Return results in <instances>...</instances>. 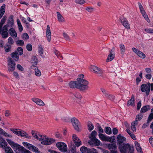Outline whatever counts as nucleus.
Segmentation results:
<instances>
[{"mask_svg": "<svg viewBox=\"0 0 153 153\" xmlns=\"http://www.w3.org/2000/svg\"><path fill=\"white\" fill-rule=\"evenodd\" d=\"M9 33L10 35L13 38H16L17 37V33L13 28L9 29Z\"/></svg>", "mask_w": 153, "mask_h": 153, "instance_id": "21", "label": "nucleus"}, {"mask_svg": "<svg viewBox=\"0 0 153 153\" xmlns=\"http://www.w3.org/2000/svg\"><path fill=\"white\" fill-rule=\"evenodd\" d=\"M57 20L59 22H65V19L61 13L59 12H56Z\"/></svg>", "mask_w": 153, "mask_h": 153, "instance_id": "25", "label": "nucleus"}, {"mask_svg": "<svg viewBox=\"0 0 153 153\" xmlns=\"http://www.w3.org/2000/svg\"><path fill=\"white\" fill-rule=\"evenodd\" d=\"M5 151L7 153H14L11 148L9 146L5 148Z\"/></svg>", "mask_w": 153, "mask_h": 153, "instance_id": "54", "label": "nucleus"}, {"mask_svg": "<svg viewBox=\"0 0 153 153\" xmlns=\"http://www.w3.org/2000/svg\"><path fill=\"white\" fill-rule=\"evenodd\" d=\"M7 18V17L6 16H4L2 19L1 21V22H0V34L2 36V33H3L2 31V27L5 22L6 19Z\"/></svg>", "mask_w": 153, "mask_h": 153, "instance_id": "20", "label": "nucleus"}, {"mask_svg": "<svg viewBox=\"0 0 153 153\" xmlns=\"http://www.w3.org/2000/svg\"><path fill=\"white\" fill-rule=\"evenodd\" d=\"M7 18V17L6 16H4L2 19L1 21V22H0V34L2 36V33H3L2 31V27L5 22L6 19Z\"/></svg>", "mask_w": 153, "mask_h": 153, "instance_id": "19", "label": "nucleus"}, {"mask_svg": "<svg viewBox=\"0 0 153 153\" xmlns=\"http://www.w3.org/2000/svg\"><path fill=\"white\" fill-rule=\"evenodd\" d=\"M138 123L136 121L132 122L131 125V130L134 132H135L136 130V128L135 126L137 125Z\"/></svg>", "mask_w": 153, "mask_h": 153, "instance_id": "32", "label": "nucleus"}, {"mask_svg": "<svg viewBox=\"0 0 153 153\" xmlns=\"http://www.w3.org/2000/svg\"><path fill=\"white\" fill-rule=\"evenodd\" d=\"M13 17L12 16H10L7 20V24L4 25L2 28L3 33L2 34V37L4 39H5L8 36L9 34L7 32L8 29L13 28Z\"/></svg>", "mask_w": 153, "mask_h": 153, "instance_id": "2", "label": "nucleus"}, {"mask_svg": "<svg viewBox=\"0 0 153 153\" xmlns=\"http://www.w3.org/2000/svg\"><path fill=\"white\" fill-rule=\"evenodd\" d=\"M7 18V17L6 16H4L2 19L1 21V22H0V34L2 36V33H3L2 31V27L5 22L6 19Z\"/></svg>", "mask_w": 153, "mask_h": 153, "instance_id": "18", "label": "nucleus"}, {"mask_svg": "<svg viewBox=\"0 0 153 153\" xmlns=\"http://www.w3.org/2000/svg\"><path fill=\"white\" fill-rule=\"evenodd\" d=\"M142 116L141 114H139L136 116L135 121H136L138 122V121H140L142 118Z\"/></svg>", "mask_w": 153, "mask_h": 153, "instance_id": "59", "label": "nucleus"}, {"mask_svg": "<svg viewBox=\"0 0 153 153\" xmlns=\"http://www.w3.org/2000/svg\"><path fill=\"white\" fill-rule=\"evenodd\" d=\"M56 147L61 152H65L67 151V145L65 143L59 142L57 143L56 144Z\"/></svg>", "mask_w": 153, "mask_h": 153, "instance_id": "11", "label": "nucleus"}, {"mask_svg": "<svg viewBox=\"0 0 153 153\" xmlns=\"http://www.w3.org/2000/svg\"><path fill=\"white\" fill-rule=\"evenodd\" d=\"M26 48L29 51H31L32 49V46L30 44H28L26 46Z\"/></svg>", "mask_w": 153, "mask_h": 153, "instance_id": "64", "label": "nucleus"}, {"mask_svg": "<svg viewBox=\"0 0 153 153\" xmlns=\"http://www.w3.org/2000/svg\"><path fill=\"white\" fill-rule=\"evenodd\" d=\"M138 4L139 8L141 13L143 14V13H144L145 12V11L144 9L143 8L142 5L139 2H138Z\"/></svg>", "mask_w": 153, "mask_h": 153, "instance_id": "51", "label": "nucleus"}, {"mask_svg": "<svg viewBox=\"0 0 153 153\" xmlns=\"http://www.w3.org/2000/svg\"><path fill=\"white\" fill-rule=\"evenodd\" d=\"M16 43L17 45L22 46L24 45V42L22 40H18L16 41Z\"/></svg>", "mask_w": 153, "mask_h": 153, "instance_id": "48", "label": "nucleus"}, {"mask_svg": "<svg viewBox=\"0 0 153 153\" xmlns=\"http://www.w3.org/2000/svg\"><path fill=\"white\" fill-rule=\"evenodd\" d=\"M69 150L71 153H76V146L73 144H71L70 146Z\"/></svg>", "mask_w": 153, "mask_h": 153, "instance_id": "33", "label": "nucleus"}, {"mask_svg": "<svg viewBox=\"0 0 153 153\" xmlns=\"http://www.w3.org/2000/svg\"><path fill=\"white\" fill-rule=\"evenodd\" d=\"M84 75L82 74L79 75L77 81H72L69 83V87L72 88H76L82 91L87 90L89 88L88 82L84 79Z\"/></svg>", "mask_w": 153, "mask_h": 153, "instance_id": "1", "label": "nucleus"}, {"mask_svg": "<svg viewBox=\"0 0 153 153\" xmlns=\"http://www.w3.org/2000/svg\"><path fill=\"white\" fill-rule=\"evenodd\" d=\"M142 14L148 22L149 23L150 22V20L149 19L148 16L147 15L146 12L143 14Z\"/></svg>", "mask_w": 153, "mask_h": 153, "instance_id": "58", "label": "nucleus"}, {"mask_svg": "<svg viewBox=\"0 0 153 153\" xmlns=\"http://www.w3.org/2000/svg\"><path fill=\"white\" fill-rule=\"evenodd\" d=\"M12 58L15 61H17L19 59V54L17 52H14L11 54Z\"/></svg>", "mask_w": 153, "mask_h": 153, "instance_id": "26", "label": "nucleus"}, {"mask_svg": "<svg viewBox=\"0 0 153 153\" xmlns=\"http://www.w3.org/2000/svg\"><path fill=\"white\" fill-rule=\"evenodd\" d=\"M135 145L136 149L138 153H142V151L139 144L137 141L135 142Z\"/></svg>", "mask_w": 153, "mask_h": 153, "instance_id": "28", "label": "nucleus"}, {"mask_svg": "<svg viewBox=\"0 0 153 153\" xmlns=\"http://www.w3.org/2000/svg\"><path fill=\"white\" fill-rule=\"evenodd\" d=\"M101 90L103 94V95L105 97L108 93V91L105 89L103 88H101Z\"/></svg>", "mask_w": 153, "mask_h": 153, "instance_id": "61", "label": "nucleus"}, {"mask_svg": "<svg viewBox=\"0 0 153 153\" xmlns=\"http://www.w3.org/2000/svg\"><path fill=\"white\" fill-rule=\"evenodd\" d=\"M97 134V132L95 130L92 131L91 134L89 136V138L91 140L96 138V136Z\"/></svg>", "mask_w": 153, "mask_h": 153, "instance_id": "37", "label": "nucleus"}, {"mask_svg": "<svg viewBox=\"0 0 153 153\" xmlns=\"http://www.w3.org/2000/svg\"><path fill=\"white\" fill-rule=\"evenodd\" d=\"M72 125L74 128L77 131H79L80 130V123L78 120L76 118H72L71 120Z\"/></svg>", "mask_w": 153, "mask_h": 153, "instance_id": "10", "label": "nucleus"}, {"mask_svg": "<svg viewBox=\"0 0 153 153\" xmlns=\"http://www.w3.org/2000/svg\"><path fill=\"white\" fill-rule=\"evenodd\" d=\"M10 130L13 133L19 136L25 137L29 139L31 138V137L29 136L27 133L23 130L19 129L12 128H10Z\"/></svg>", "mask_w": 153, "mask_h": 153, "instance_id": "4", "label": "nucleus"}, {"mask_svg": "<svg viewBox=\"0 0 153 153\" xmlns=\"http://www.w3.org/2000/svg\"><path fill=\"white\" fill-rule=\"evenodd\" d=\"M17 23L18 26V28L19 31L20 32H22L23 30V27L20 22V21L18 19H17Z\"/></svg>", "mask_w": 153, "mask_h": 153, "instance_id": "44", "label": "nucleus"}, {"mask_svg": "<svg viewBox=\"0 0 153 153\" xmlns=\"http://www.w3.org/2000/svg\"><path fill=\"white\" fill-rule=\"evenodd\" d=\"M14 43V41L13 39L11 37H9L8 39L7 45H13Z\"/></svg>", "mask_w": 153, "mask_h": 153, "instance_id": "50", "label": "nucleus"}, {"mask_svg": "<svg viewBox=\"0 0 153 153\" xmlns=\"http://www.w3.org/2000/svg\"><path fill=\"white\" fill-rule=\"evenodd\" d=\"M134 95L131 96V98L127 102V105L129 106L130 105H134Z\"/></svg>", "mask_w": 153, "mask_h": 153, "instance_id": "22", "label": "nucleus"}, {"mask_svg": "<svg viewBox=\"0 0 153 153\" xmlns=\"http://www.w3.org/2000/svg\"><path fill=\"white\" fill-rule=\"evenodd\" d=\"M114 140L115 139L114 137V136L111 137L108 136L106 141L109 142L111 143H113L114 142Z\"/></svg>", "mask_w": 153, "mask_h": 153, "instance_id": "53", "label": "nucleus"}, {"mask_svg": "<svg viewBox=\"0 0 153 153\" xmlns=\"http://www.w3.org/2000/svg\"><path fill=\"white\" fill-rule=\"evenodd\" d=\"M63 36L65 40L71 42V38L69 35L66 33L64 32L63 33Z\"/></svg>", "mask_w": 153, "mask_h": 153, "instance_id": "40", "label": "nucleus"}, {"mask_svg": "<svg viewBox=\"0 0 153 153\" xmlns=\"http://www.w3.org/2000/svg\"><path fill=\"white\" fill-rule=\"evenodd\" d=\"M4 49L6 52H8L11 51V46L10 45L6 44L4 46Z\"/></svg>", "mask_w": 153, "mask_h": 153, "instance_id": "46", "label": "nucleus"}, {"mask_svg": "<svg viewBox=\"0 0 153 153\" xmlns=\"http://www.w3.org/2000/svg\"><path fill=\"white\" fill-rule=\"evenodd\" d=\"M22 38L24 40H27L29 39V36L27 33H24L21 36Z\"/></svg>", "mask_w": 153, "mask_h": 153, "instance_id": "47", "label": "nucleus"}, {"mask_svg": "<svg viewBox=\"0 0 153 153\" xmlns=\"http://www.w3.org/2000/svg\"><path fill=\"white\" fill-rule=\"evenodd\" d=\"M91 3L93 4L95 6H97L99 7L101 6L102 3L100 1H94Z\"/></svg>", "mask_w": 153, "mask_h": 153, "instance_id": "55", "label": "nucleus"}, {"mask_svg": "<svg viewBox=\"0 0 153 153\" xmlns=\"http://www.w3.org/2000/svg\"><path fill=\"white\" fill-rule=\"evenodd\" d=\"M0 141L1 142V143H0V146L5 149V148L7 147L6 146H7L6 142L4 140L1 138H0Z\"/></svg>", "mask_w": 153, "mask_h": 153, "instance_id": "36", "label": "nucleus"}, {"mask_svg": "<svg viewBox=\"0 0 153 153\" xmlns=\"http://www.w3.org/2000/svg\"><path fill=\"white\" fill-rule=\"evenodd\" d=\"M120 47L121 53L124 54L126 50V48L124 45L123 44H121L120 45Z\"/></svg>", "mask_w": 153, "mask_h": 153, "instance_id": "42", "label": "nucleus"}, {"mask_svg": "<svg viewBox=\"0 0 153 153\" xmlns=\"http://www.w3.org/2000/svg\"><path fill=\"white\" fill-rule=\"evenodd\" d=\"M119 149L121 153H134V148L128 144H123V146H119Z\"/></svg>", "mask_w": 153, "mask_h": 153, "instance_id": "3", "label": "nucleus"}, {"mask_svg": "<svg viewBox=\"0 0 153 153\" xmlns=\"http://www.w3.org/2000/svg\"><path fill=\"white\" fill-rule=\"evenodd\" d=\"M91 142H93L94 145L96 146H99L101 143L100 140L96 138L89 141L88 143L91 144H92Z\"/></svg>", "mask_w": 153, "mask_h": 153, "instance_id": "24", "label": "nucleus"}, {"mask_svg": "<svg viewBox=\"0 0 153 153\" xmlns=\"http://www.w3.org/2000/svg\"><path fill=\"white\" fill-rule=\"evenodd\" d=\"M22 144L25 147L34 152L37 153L39 152L38 149L31 144L26 142H23Z\"/></svg>", "mask_w": 153, "mask_h": 153, "instance_id": "8", "label": "nucleus"}, {"mask_svg": "<svg viewBox=\"0 0 153 153\" xmlns=\"http://www.w3.org/2000/svg\"><path fill=\"white\" fill-rule=\"evenodd\" d=\"M54 53L55 55L57 56L58 58H59L60 57L62 58V56L60 55V53L56 49L54 50Z\"/></svg>", "mask_w": 153, "mask_h": 153, "instance_id": "57", "label": "nucleus"}, {"mask_svg": "<svg viewBox=\"0 0 153 153\" xmlns=\"http://www.w3.org/2000/svg\"><path fill=\"white\" fill-rule=\"evenodd\" d=\"M5 5L4 4L2 5L0 8V19L3 16L5 10Z\"/></svg>", "mask_w": 153, "mask_h": 153, "instance_id": "27", "label": "nucleus"}, {"mask_svg": "<svg viewBox=\"0 0 153 153\" xmlns=\"http://www.w3.org/2000/svg\"><path fill=\"white\" fill-rule=\"evenodd\" d=\"M145 31L149 33H153V29L146 28L145 29Z\"/></svg>", "mask_w": 153, "mask_h": 153, "instance_id": "63", "label": "nucleus"}, {"mask_svg": "<svg viewBox=\"0 0 153 153\" xmlns=\"http://www.w3.org/2000/svg\"><path fill=\"white\" fill-rule=\"evenodd\" d=\"M98 135L100 138L101 140L104 141H106L108 136H106L102 133L99 134Z\"/></svg>", "mask_w": 153, "mask_h": 153, "instance_id": "34", "label": "nucleus"}, {"mask_svg": "<svg viewBox=\"0 0 153 153\" xmlns=\"http://www.w3.org/2000/svg\"><path fill=\"white\" fill-rule=\"evenodd\" d=\"M35 75L38 76H40L41 75V72L38 69H35Z\"/></svg>", "mask_w": 153, "mask_h": 153, "instance_id": "56", "label": "nucleus"}, {"mask_svg": "<svg viewBox=\"0 0 153 153\" xmlns=\"http://www.w3.org/2000/svg\"><path fill=\"white\" fill-rule=\"evenodd\" d=\"M105 97L112 101H114L115 99L114 96L110 94L109 93L105 96Z\"/></svg>", "mask_w": 153, "mask_h": 153, "instance_id": "43", "label": "nucleus"}, {"mask_svg": "<svg viewBox=\"0 0 153 153\" xmlns=\"http://www.w3.org/2000/svg\"><path fill=\"white\" fill-rule=\"evenodd\" d=\"M89 149L85 146H82L80 148V151L82 153H89Z\"/></svg>", "mask_w": 153, "mask_h": 153, "instance_id": "39", "label": "nucleus"}, {"mask_svg": "<svg viewBox=\"0 0 153 153\" xmlns=\"http://www.w3.org/2000/svg\"><path fill=\"white\" fill-rule=\"evenodd\" d=\"M55 141V140L53 139L48 138L47 137V142H45V143H43L44 144V145H50L53 143Z\"/></svg>", "mask_w": 153, "mask_h": 153, "instance_id": "31", "label": "nucleus"}, {"mask_svg": "<svg viewBox=\"0 0 153 153\" xmlns=\"http://www.w3.org/2000/svg\"><path fill=\"white\" fill-rule=\"evenodd\" d=\"M39 137L38 140L41 142V143L42 144L44 145L43 143H45V142H47V137L44 135H42L41 134Z\"/></svg>", "mask_w": 153, "mask_h": 153, "instance_id": "23", "label": "nucleus"}, {"mask_svg": "<svg viewBox=\"0 0 153 153\" xmlns=\"http://www.w3.org/2000/svg\"><path fill=\"white\" fill-rule=\"evenodd\" d=\"M31 61L33 65H37V59L36 57V56L32 57Z\"/></svg>", "mask_w": 153, "mask_h": 153, "instance_id": "38", "label": "nucleus"}, {"mask_svg": "<svg viewBox=\"0 0 153 153\" xmlns=\"http://www.w3.org/2000/svg\"><path fill=\"white\" fill-rule=\"evenodd\" d=\"M107 147L109 149H112L114 150H116L117 146L116 144H109L107 145Z\"/></svg>", "mask_w": 153, "mask_h": 153, "instance_id": "29", "label": "nucleus"}, {"mask_svg": "<svg viewBox=\"0 0 153 153\" xmlns=\"http://www.w3.org/2000/svg\"><path fill=\"white\" fill-rule=\"evenodd\" d=\"M85 10L88 12L91 13L94 11V8L93 7H87L85 8Z\"/></svg>", "mask_w": 153, "mask_h": 153, "instance_id": "62", "label": "nucleus"}, {"mask_svg": "<svg viewBox=\"0 0 153 153\" xmlns=\"http://www.w3.org/2000/svg\"><path fill=\"white\" fill-rule=\"evenodd\" d=\"M72 139L76 146L79 147L81 144V141L76 134L73 135Z\"/></svg>", "mask_w": 153, "mask_h": 153, "instance_id": "12", "label": "nucleus"}, {"mask_svg": "<svg viewBox=\"0 0 153 153\" xmlns=\"http://www.w3.org/2000/svg\"><path fill=\"white\" fill-rule=\"evenodd\" d=\"M117 139V142L119 145V146L122 145L123 143L126 140V138L122 136L120 134L118 135Z\"/></svg>", "mask_w": 153, "mask_h": 153, "instance_id": "14", "label": "nucleus"}, {"mask_svg": "<svg viewBox=\"0 0 153 153\" xmlns=\"http://www.w3.org/2000/svg\"><path fill=\"white\" fill-rule=\"evenodd\" d=\"M150 106L146 105L143 107L141 109V112L144 113L150 109Z\"/></svg>", "mask_w": 153, "mask_h": 153, "instance_id": "41", "label": "nucleus"}, {"mask_svg": "<svg viewBox=\"0 0 153 153\" xmlns=\"http://www.w3.org/2000/svg\"><path fill=\"white\" fill-rule=\"evenodd\" d=\"M137 55L142 59L145 58L146 56L145 54L142 51H140Z\"/></svg>", "mask_w": 153, "mask_h": 153, "instance_id": "49", "label": "nucleus"}, {"mask_svg": "<svg viewBox=\"0 0 153 153\" xmlns=\"http://www.w3.org/2000/svg\"><path fill=\"white\" fill-rule=\"evenodd\" d=\"M89 69L92 72L100 76H101L103 73V71L101 69L94 65H90Z\"/></svg>", "mask_w": 153, "mask_h": 153, "instance_id": "6", "label": "nucleus"}, {"mask_svg": "<svg viewBox=\"0 0 153 153\" xmlns=\"http://www.w3.org/2000/svg\"><path fill=\"white\" fill-rule=\"evenodd\" d=\"M72 96L73 98H76L79 100H81L82 98L81 95L78 93H74L73 94Z\"/></svg>", "mask_w": 153, "mask_h": 153, "instance_id": "35", "label": "nucleus"}, {"mask_svg": "<svg viewBox=\"0 0 153 153\" xmlns=\"http://www.w3.org/2000/svg\"><path fill=\"white\" fill-rule=\"evenodd\" d=\"M114 53L113 51L111 50L108 56L106 59V62H109L113 60L114 57Z\"/></svg>", "mask_w": 153, "mask_h": 153, "instance_id": "16", "label": "nucleus"}, {"mask_svg": "<svg viewBox=\"0 0 153 153\" xmlns=\"http://www.w3.org/2000/svg\"><path fill=\"white\" fill-rule=\"evenodd\" d=\"M38 52L39 53L40 56H41L42 57H44V56H43L42 55L44 53L43 48L41 45H40L38 46Z\"/></svg>", "mask_w": 153, "mask_h": 153, "instance_id": "30", "label": "nucleus"}, {"mask_svg": "<svg viewBox=\"0 0 153 153\" xmlns=\"http://www.w3.org/2000/svg\"><path fill=\"white\" fill-rule=\"evenodd\" d=\"M31 100L37 105L39 106L45 105V103L40 99L38 98L34 97L31 99Z\"/></svg>", "mask_w": 153, "mask_h": 153, "instance_id": "13", "label": "nucleus"}, {"mask_svg": "<svg viewBox=\"0 0 153 153\" xmlns=\"http://www.w3.org/2000/svg\"><path fill=\"white\" fill-rule=\"evenodd\" d=\"M141 91L143 92L146 93L148 95L149 94L150 89V84L149 82L146 84H143L141 86Z\"/></svg>", "mask_w": 153, "mask_h": 153, "instance_id": "7", "label": "nucleus"}, {"mask_svg": "<svg viewBox=\"0 0 153 153\" xmlns=\"http://www.w3.org/2000/svg\"><path fill=\"white\" fill-rule=\"evenodd\" d=\"M6 140L16 153L18 152H22L24 147L23 146H20L17 143H14L13 141L9 139H7Z\"/></svg>", "mask_w": 153, "mask_h": 153, "instance_id": "5", "label": "nucleus"}, {"mask_svg": "<svg viewBox=\"0 0 153 153\" xmlns=\"http://www.w3.org/2000/svg\"><path fill=\"white\" fill-rule=\"evenodd\" d=\"M121 23L127 29H130V27L129 24L128 23V21L125 19H123L121 21Z\"/></svg>", "mask_w": 153, "mask_h": 153, "instance_id": "17", "label": "nucleus"}, {"mask_svg": "<svg viewBox=\"0 0 153 153\" xmlns=\"http://www.w3.org/2000/svg\"><path fill=\"white\" fill-rule=\"evenodd\" d=\"M16 63L13 59L10 57L9 58L8 63V70L9 71H13L15 68Z\"/></svg>", "mask_w": 153, "mask_h": 153, "instance_id": "9", "label": "nucleus"}, {"mask_svg": "<svg viewBox=\"0 0 153 153\" xmlns=\"http://www.w3.org/2000/svg\"><path fill=\"white\" fill-rule=\"evenodd\" d=\"M88 129L90 131L92 130L94 128V126L92 123L90 122H89L88 124Z\"/></svg>", "mask_w": 153, "mask_h": 153, "instance_id": "52", "label": "nucleus"}, {"mask_svg": "<svg viewBox=\"0 0 153 153\" xmlns=\"http://www.w3.org/2000/svg\"><path fill=\"white\" fill-rule=\"evenodd\" d=\"M51 31L49 25H48L47 27L46 31V37L48 41L50 42L51 40Z\"/></svg>", "mask_w": 153, "mask_h": 153, "instance_id": "15", "label": "nucleus"}, {"mask_svg": "<svg viewBox=\"0 0 153 153\" xmlns=\"http://www.w3.org/2000/svg\"><path fill=\"white\" fill-rule=\"evenodd\" d=\"M105 131L106 133L108 134H110L112 133L111 128L109 127H105Z\"/></svg>", "mask_w": 153, "mask_h": 153, "instance_id": "45", "label": "nucleus"}, {"mask_svg": "<svg viewBox=\"0 0 153 153\" xmlns=\"http://www.w3.org/2000/svg\"><path fill=\"white\" fill-rule=\"evenodd\" d=\"M153 119V113H151L148 117L147 121L150 122Z\"/></svg>", "mask_w": 153, "mask_h": 153, "instance_id": "60", "label": "nucleus"}]
</instances>
